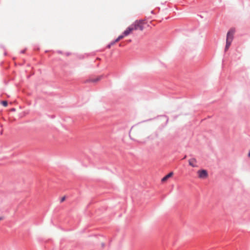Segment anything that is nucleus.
<instances>
[{"label":"nucleus","mask_w":250,"mask_h":250,"mask_svg":"<svg viewBox=\"0 0 250 250\" xmlns=\"http://www.w3.org/2000/svg\"><path fill=\"white\" fill-rule=\"evenodd\" d=\"M120 40V39L118 37L116 40L114 42H113L114 43V44L118 42H119V41Z\"/></svg>","instance_id":"nucleus-13"},{"label":"nucleus","mask_w":250,"mask_h":250,"mask_svg":"<svg viewBox=\"0 0 250 250\" xmlns=\"http://www.w3.org/2000/svg\"><path fill=\"white\" fill-rule=\"evenodd\" d=\"M104 243L102 244V246H104Z\"/></svg>","instance_id":"nucleus-19"},{"label":"nucleus","mask_w":250,"mask_h":250,"mask_svg":"<svg viewBox=\"0 0 250 250\" xmlns=\"http://www.w3.org/2000/svg\"><path fill=\"white\" fill-rule=\"evenodd\" d=\"M134 31L132 25H130L129 27H128L126 30L123 32V34L125 36H128L129 34H131L132 32Z\"/></svg>","instance_id":"nucleus-5"},{"label":"nucleus","mask_w":250,"mask_h":250,"mask_svg":"<svg viewBox=\"0 0 250 250\" xmlns=\"http://www.w3.org/2000/svg\"><path fill=\"white\" fill-rule=\"evenodd\" d=\"M101 77H99V78H97V79L92 80V82H97V81L101 80Z\"/></svg>","instance_id":"nucleus-15"},{"label":"nucleus","mask_w":250,"mask_h":250,"mask_svg":"<svg viewBox=\"0 0 250 250\" xmlns=\"http://www.w3.org/2000/svg\"><path fill=\"white\" fill-rule=\"evenodd\" d=\"M65 196L62 197L61 199V201H60L61 203H62V202H63L65 200Z\"/></svg>","instance_id":"nucleus-12"},{"label":"nucleus","mask_w":250,"mask_h":250,"mask_svg":"<svg viewBox=\"0 0 250 250\" xmlns=\"http://www.w3.org/2000/svg\"><path fill=\"white\" fill-rule=\"evenodd\" d=\"M198 176L200 178L204 179L206 178L208 175V171L205 169H200L197 171Z\"/></svg>","instance_id":"nucleus-4"},{"label":"nucleus","mask_w":250,"mask_h":250,"mask_svg":"<svg viewBox=\"0 0 250 250\" xmlns=\"http://www.w3.org/2000/svg\"><path fill=\"white\" fill-rule=\"evenodd\" d=\"M232 42L226 41V44L225 48V51L226 52L230 47Z\"/></svg>","instance_id":"nucleus-9"},{"label":"nucleus","mask_w":250,"mask_h":250,"mask_svg":"<svg viewBox=\"0 0 250 250\" xmlns=\"http://www.w3.org/2000/svg\"><path fill=\"white\" fill-rule=\"evenodd\" d=\"M141 132V128L137 125L132 126L129 132V136L131 139L134 140L136 137L140 136Z\"/></svg>","instance_id":"nucleus-1"},{"label":"nucleus","mask_w":250,"mask_h":250,"mask_svg":"<svg viewBox=\"0 0 250 250\" xmlns=\"http://www.w3.org/2000/svg\"><path fill=\"white\" fill-rule=\"evenodd\" d=\"M126 36L124 35L123 34L118 37V38L120 39V40L125 37Z\"/></svg>","instance_id":"nucleus-11"},{"label":"nucleus","mask_w":250,"mask_h":250,"mask_svg":"<svg viewBox=\"0 0 250 250\" xmlns=\"http://www.w3.org/2000/svg\"><path fill=\"white\" fill-rule=\"evenodd\" d=\"M113 44H114V43H113V42H111L110 44H109V45H108V46H107V47H108V48H109L111 47V45H113Z\"/></svg>","instance_id":"nucleus-16"},{"label":"nucleus","mask_w":250,"mask_h":250,"mask_svg":"<svg viewBox=\"0 0 250 250\" xmlns=\"http://www.w3.org/2000/svg\"><path fill=\"white\" fill-rule=\"evenodd\" d=\"M2 105L4 106H6L7 105V102L6 101H3L1 102Z\"/></svg>","instance_id":"nucleus-10"},{"label":"nucleus","mask_w":250,"mask_h":250,"mask_svg":"<svg viewBox=\"0 0 250 250\" xmlns=\"http://www.w3.org/2000/svg\"><path fill=\"white\" fill-rule=\"evenodd\" d=\"M173 174V173L172 172H170L169 173H168L167 175H166L165 176H164L161 180V181L162 182H164L166 181L169 178L171 177Z\"/></svg>","instance_id":"nucleus-7"},{"label":"nucleus","mask_w":250,"mask_h":250,"mask_svg":"<svg viewBox=\"0 0 250 250\" xmlns=\"http://www.w3.org/2000/svg\"><path fill=\"white\" fill-rule=\"evenodd\" d=\"M235 32V30L234 28L230 29L227 33L226 41L232 42Z\"/></svg>","instance_id":"nucleus-3"},{"label":"nucleus","mask_w":250,"mask_h":250,"mask_svg":"<svg viewBox=\"0 0 250 250\" xmlns=\"http://www.w3.org/2000/svg\"><path fill=\"white\" fill-rule=\"evenodd\" d=\"M120 40V39L118 37L116 40L114 42H113L114 43V44L118 42H119V41Z\"/></svg>","instance_id":"nucleus-14"},{"label":"nucleus","mask_w":250,"mask_h":250,"mask_svg":"<svg viewBox=\"0 0 250 250\" xmlns=\"http://www.w3.org/2000/svg\"><path fill=\"white\" fill-rule=\"evenodd\" d=\"M248 156H250V150L249 151V152L248 153Z\"/></svg>","instance_id":"nucleus-17"},{"label":"nucleus","mask_w":250,"mask_h":250,"mask_svg":"<svg viewBox=\"0 0 250 250\" xmlns=\"http://www.w3.org/2000/svg\"><path fill=\"white\" fill-rule=\"evenodd\" d=\"M196 160L194 157L191 159H190L188 160L189 165L193 167H197V165L196 164Z\"/></svg>","instance_id":"nucleus-6"},{"label":"nucleus","mask_w":250,"mask_h":250,"mask_svg":"<svg viewBox=\"0 0 250 250\" xmlns=\"http://www.w3.org/2000/svg\"><path fill=\"white\" fill-rule=\"evenodd\" d=\"M2 217H0V220H2Z\"/></svg>","instance_id":"nucleus-18"},{"label":"nucleus","mask_w":250,"mask_h":250,"mask_svg":"<svg viewBox=\"0 0 250 250\" xmlns=\"http://www.w3.org/2000/svg\"><path fill=\"white\" fill-rule=\"evenodd\" d=\"M131 25L134 30H140L142 31L144 29L143 22L142 21H136Z\"/></svg>","instance_id":"nucleus-2"},{"label":"nucleus","mask_w":250,"mask_h":250,"mask_svg":"<svg viewBox=\"0 0 250 250\" xmlns=\"http://www.w3.org/2000/svg\"><path fill=\"white\" fill-rule=\"evenodd\" d=\"M232 42L226 41V44L225 48V51L226 52L230 47Z\"/></svg>","instance_id":"nucleus-8"}]
</instances>
